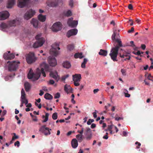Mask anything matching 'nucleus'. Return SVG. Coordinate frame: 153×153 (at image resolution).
<instances>
[{"label": "nucleus", "instance_id": "1", "mask_svg": "<svg viewBox=\"0 0 153 153\" xmlns=\"http://www.w3.org/2000/svg\"><path fill=\"white\" fill-rule=\"evenodd\" d=\"M43 67L45 69H47L48 67V65L45 62H43L41 65L40 68L36 69V72L35 74H34L32 72V70L30 69L28 74L27 77L29 79H31L33 81H36L38 79L40 76L41 74L44 77L46 76V74L44 71V69L42 68Z\"/></svg>", "mask_w": 153, "mask_h": 153}, {"label": "nucleus", "instance_id": "2", "mask_svg": "<svg viewBox=\"0 0 153 153\" xmlns=\"http://www.w3.org/2000/svg\"><path fill=\"white\" fill-rule=\"evenodd\" d=\"M116 41L118 42V44L114 48H112L109 53V55L111 59L114 62L117 61V59L119 49L120 47L123 46L121 41L118 39H117Z\"/></svg>", "mask_w": 153, "mask_h": 153}, {"label": "nucleus", "instance_id": "3", "mask_svg": "<svg viewBox=\"0 0 153 153\" xmlns=\"http://www.w3.org/2000/svg\"><path fill=\"white\" fill-rule=\"evenodd\" d=\"M8 64L7 66L8 71H15L18 68L20 62L17 61H8L7 62Z\"/></svg>", "mask_w": 153, "mask_h": 153}, {"label": "nucleus", "instance_id": "4", "mask_svg": "<svg viewBox=\"0 0 153 153\" xmlns=\"http://www.w3.org/2000/svg\"><path fill=\"white\" fill-rule=\"evenodd\" d=\"M41 33L37 34L35 37V39L37 41L33 45V46L34 48H37L43 45L45 42L44 39L41 37Z\"/></svg>", "mask_w": 153, "mask_h": 153}, {"label": "nucleus", "instance_id": "5", "mask_svg": "<svg viewBox=\"0 0 153 153\" xmlns=\"http://www.w3.org/2000/svg\"><path fill=\"white\" fill-rule=\"evenodd\" d=\"M57 49H60L59 45L56 43H55L52 45V48L50 50V54L55 56H56L59 53V52Z\"/></svg>", "mask_w": 153, "mask_h": 153}, {"label": "nucleus", "instance_id": "6", "mask_svg": "<svg viewBox=\"0 0 153 153\" xmlns=\"http://www.w3.org/2000/svg\"><path fill=\"white\" fill-rule=\"evenodd\" d=\"M26 59L27 62L29 64L34 62L36 60L34 53L32 52H30L28 54H27L26 55Z\"/></svg>", "mask_w": 153, "mask_h": 153}, {"label": "nucleus", "instance_id": "7", "mask_svg": "<svg viewBox=\"0 0 153 153\" xmlns=\"http://www.w3.org/2000/svg\"><path fill=\"white\" fill-rule=\"evenodd\" d=\"M128 54L129 53H128L121 49H120L119 53L120 56L121 58H124L125 57H126V58L124 59L123 61L124 60L126 61L127 60H129L130 59V56L128 55Z\"/></svg>", "mask_w": 153, "mask_h": 153}, {"label": "nucleus", "instance_id": "8", "mask_svg": "<svg viewBox=\"0 0 153 153\" xmlns=\"http://www.w3.org/2000/svg\"><path fill=\"white\" fill-rule=\"evenodd\" d=\"M36 13L34 10L31 9L25 14L24 17L25 19L28 20L33 17Z\"/></svg>", "mask_w": 153, "mask_h": 153}, {"label": "nucleus", "instance_id": "9", "mask_svg": "<svg viewBox=\"0 0 153 153\" xmlns=\"http://www.w3.org/2000/svg\"><path fill=\"white\" fill-rule=\"evenodd\" d=\"M51 130V129H49L48 128L46 127L45 125L42 126L39 130V131L43 133L46 136L51 134V133L50 131Z\"/></svg>", "mask_w": 153, "mask_h": 153}, {"label": "nucleus", "instance_id": "10", "mask_svg": "<svg viewBox=\"0 0 153 153\" xmlns=\"http://www.w3.org/2000/svg\"><path fill=\"white\" fill-rule=\"evenodd\" d=\"M61 29V24L59 22L54 23L52 27V30L54 32H57L60 30Z\"/></svg>", "mask_w": 153, "mask_h": 153}, {"label": "nucleus", "instance_id": "11", "mask_svg": "<svg viewBox=\"0 0 153 153\" xmlns=\"http://www.w3.org/2000/svg\"><path fill=\"white\" fill-rule=\"evenodd\" d=\"M10 16L9 13L7 11L0 12V20H4L9 17Z\"/></svg>", "mask_w": 153, "mask_h": 153}, {"label": "nucleus", "instance_id": "12", "mask_svg": "<svg viewBox=\"0 0 153 153\" xmlns=\"http://www.w3.org/2000/svg\"><path fill=\"white\" fill-rule=\"evenodd\" d=\"M48 61L51 66H55L57 65L56 60L53 56H50L48 59Z\"/></svg>", "mask_w": 153, "mask_h": 153}, {"label": "nucleus", "instance_id": "13", "mask_svg": "<svg viewBox=\"0 0 153 153\" xmlns=\"http://www.w3.org/2000/svg\"><path fill=\"white\" fill-rule=\"evenodd\" d=\"M73 19H69L68 21V24L69 26L72 27H76L78 24V22L77 21H73Z\"/></svg>", "mask_w": 153, "mask_h": 153}, {"label": "nucleus", "instance_id": "14", "mask_svg": "<svg viewBox=\"0 0 153 153\" xmlns=\"http://www.w3.org/2000/svg\"><path fill=\"white\" fill-rule=\"evenodd\" d=\"M29 0H18V6L20 8H22L27 4Z\"/></svg>", "mask_w": 153, "mask_h": 153}, {"label": "nucleus", "instance_id": "15", "mask_svg": "<svg viewBox=\"0 0 153 153\" xmlns=\"http://www.w3.org/2000/svg\"><path fill=\"white\" fill-rule=\"evenodd\" d=\"M77 31L76 29H71L68 32L67 36L68 38H69L72 36L76 35L77 33Z\"/></svg>", "mask_w": 153, "mask_h": 153}, {"label": "nucleus", "instance_id": "16", "mask_svg": "<svg viewBox=\"0 0 153 153\" xmlns=\"http://www.w3.org/2000/svg\"><path fill=\"white\" fill-rule=\"evenodd\" d=\"M3 56L5 59H11L14 58L15 55L13 53L9 54L7 53H4Z\"/></svg>", "mask_w": 153, "mask_h": 153}, {"label": "nucleus", "instance_id": "17", "mask_svg": "<svg viewBox=\"0 0 153 153\" xmlns=\"http://www.w3.org/2000/svg\"><path fill=\"white\" fill-rule=\"evenodd\" d=\"M19 24V21L16 19L10 21L8 22V25L10 27L15 26L16 25H18Z\"/></svg>", "mask_w": 153, "mask_h": 153}, {"label": "nucleus", "instance_id": "18", "mask_svg": "<svg viewBox=\"0 0 153 153\" xmlns=\"http://www.w3.org/2000/svg\"><path fill=\"white\" fill-rule=\"evenodd\" d=\"M81 79V75L80 74H76L73 75V81L80 82Z\"/></svg>", "mask_w": 153, "mask_h": 153}, {"label": "nucleus", "instance_id": "19", "mask_svg": "<svg viewBox=\"0 0 153 153\" xmlns=\"http://www.w3.org/2000/svg\"><path fill=\"white\" fill-rule=\"evenodd\" d=\"M50 76L55 79L57 81H58L59 78L58 77V76L57 74V72L56 71L55 72H51L50 73Z\"/></svg>", "mask_w": 153, "mask_h": 153}, {"label": "nucleus", "instance_id": "20", "mask_svg": "<svg viewBox=\"0 0 153 153\" xmlns=\"http://www.w3.org/2000/svg\"><path fill=\"white\" fill-rule=\"evenodd\" d=\"M71 144L72 147L74 149L76 148L78 146V141L76 139H73L72 140Z\"/></svg>", "mask_w": 153, "mask_h": 153}, {"label": "nucleus", "instance_id": "21", "mask_svg": "<svg viewBox=\"0 0 153 153\" xmlns=\"http://www.w3.org/2000/svg\"><path fill=\"white\" fill-rule=\"evenodd\" d=\"M62 65L64 68L67 69L70 68L71 66L70 62L68 61L64 62L62 63Z\"/></svg>", "mask_w": 153, "mask_h": 153}, {"label": "nucleus", "instance_id": "22", "mask_svg": "<svg viewBox=\"0 0 153 153\" xmlns=\"http://www.w3.org/2000/svg\"><path fill=\"white\" fill-rule=\"evenodd\" d=\"M38 22H39L37 19L34 18L31 21V23L33 25L34 27L35 28L37 27Z\"/></svg>", "mask_w": 153, "mask_h": 153}, {"label": "nucleus", "instance_id": "23", "mask_svg": "<svg viewBox=\"0 0 153 153\" xmlns=\"http://www.w3.org/2000/svg\"><path fill=\"white\" fill-rule=\"evenodd\" d=\"M14 4V0H8V3L7 5V7L11 8Z\"/></svg>", "mask_w": 153, "mask_h": 153}, {"label": "nucleus", "instance_id": "24", "mask_svg": "<svg viewBox=\"0 0 153 153\" xmlns=\"http://www.w3.org/2000/svg\"><path fill=\"white\" fill-rule=\"evenodd\" d=\"M99 54L103 56H105L107 54V51L106 50L100 49V52H99Z\"/></svg>", "mask_w": 153, "mask_h": 153}, {"label": "nucleus", "instance_id": "25", "mask_svg": "<svg viewBox=\"0 0 153 153\" xmlns=\"http://www.w3.org/2000/svg\"><path fill=\"white\" fill-rule=\"evenodd\" d=\"M64 90L67 93L71 92L72 91L71 88L69 85H65L64 87Z\"/></svg>", "mask_w": 153, "mask_h": 153}, {"label": "nucleus", "instance_id": "26", "mask_svg": "<svg viewBox=\"0 0 153 153\" xmlns=\"http://www.w3.org/2000/svg\"><path fill=\"white\" fill-rule=\"evenodd\" d=\"M25 88V91H28L31 88V85L28 82H26L24 84Z\"/></svg>", "mask_w": 153, "mask_h": 153}, {"label": "nucleus", "instance_id": "27", "mask_svg": "<svg viewBox=\"0 0 153 153\" xmlns=\"http://www.w3.org/2000/svg\"><path fill=\"white\" fill-rule=\"evenodd\" d=\"M85 134L86 136L85 138L87 140H91L92 137V134L91 133L86 132Z\"/></svg>", "mask_w": 153, "mask_h": 153}, {"label": "nucleus", "instance_id": "28", "mask_svg": "<svg viewBox=\"0 0 153 153\" xmlns=\"http://www.w3.org/2000/svg\"><path fill=\"white\" fill-rule=\"evenodd\" d=\"M38 19L41 22H44L46 19V16L39 14L38 16Z\"/></svg>", "mask_w": 153, "mask_h": 153}, {"label": "nucleus", "instance_id": "29", "mask_svg": "<svg viewBox=\"0 0 153 153\" xmlns=\"http://www.w3.org/2000/svg\"><path fill=\"white\" fill-rule=\"evenodd\" d=\"M74 57L75 58H79L81 59L83 58L84 56L82 55V53H78L75 54L74 55Z\"/></svg>", "mask_w": 153, "mask_h": 153}, {"label": "nucleus", "instance_id": "30", "mask_svg": "<svg viewBox=\"0 0 153 153\" xmlns=\"http://www.w3.org/2000/svg\"><path fill=\"white\" fill-rule=\"evenodd\" d=\"M44 98L47 100H52L53 98V96L51 94L47 93L45 95Z\"/></svg>", "mask_w": 153, "mask_h": 153}, {"label": "nucleus", "instance_id": "31", "mask_svg": "<svg viewBox=\"0 0 153 153\" xmlns=\"http://www.w3.org/2000/svg\"><path fill=\"white\" fill-rule=\"evenodd\" d=\"M76 137L79 142H81L82 140V135L79 134H77Z\"/></svg>", "mask_w": 153, "mask_h": 153}, {"label": "nucleus", "instance_id": "32", "mask_svg": "<svg viewBox=\"0 0 153 153\" xmlns=\"http://www.w3.org/2000/svg\"><path fill=\"white\" fill-rule=\"evenodd\" d=\"M21 102L22 103H25L26 105L28 103V101L26 97H25L23 98H21Z\"/></svg>", "mask_w": 153, "mask_h": 153}, {"label": "nucleus", "instance_id": "33", "mask_svg": "<svg viewBox=\"0 0 153 153\" xmlns=\"http://www.w3.org/2000/svg\"><path fill=\"white\" fill-rule=\"evenodd\" d=\"M58 3L56 1L51 2L50 4V6L52 7H56Z\"/></svg>", "mask_w": 153, "mask_h": 153}, {"label": "nucleus", "instance_id": "34", "mask_svg": "<svg viewBox=\"0 0 153 153\" xmlns=\"http://www.w3.org/2000/svg\"><path fill=\"white\" fill-rule=\"evenodd\" d=\"M74 45L73 44L69 45L67 46V49L70 51L74 49Z\"/></svg>", "mask_w": 153, "mask_h": 153}, {"label": "nucleus", "instance_id": "35", "mask_svg": "<svg viewBox=\"0 0 153 153\" xmlns=\"http://www.w3.org/2000/svg\"><path fill=\"white\" fill-rule=\"evenodd\" d=\"M21 98H23L25 97H26V94H25L24 90L23 89H22L21 91Z\"/></svg>", "mask_w": 153, "mask_h": 153}, {"label": "nucleus", "instance_id": "36", "mask_svg": "<svg viewBox=\"0 0 153 153\" xmlns=\"http://www.w3.org/2000/svg\"><path fill=\"white\" fill-rule=\"evenodd\" d=\"M72 15L71 12L70 10H68L65 13V16L67 17H69Z\"/></svg>", "mask_w": 153, "mask_h": 153}, {"label": "nucleus", "instance_id": "37", "mask_svg": "<svg viewBox=\"0 0 153 153\" xmlns=\"http://www.w3.org/2000/svg\"><path fill=\"white\" fill-rule=\"evenodd\" d=\"M0 27L2 29H4L7 27V25L6 23H2L0 25Z\"/></svg>", "mask_w": 153, "mask_h": 153}, {"label": "nucleus", "instance_id": "38", "mask_svg": "<svg viewBox=\"0 0 153 153\" xmlns=\"http://www.w3.org/2000/svg\"><path fill=\"white\" fill-rule=\"evenodd\" d=\"M52 117L53 119L54 120H56L57 118V114L55 112L54 113L52 116Z\"/></svg>", "mask_w": 153, "mask_h": 153}, {"label": "nucleus", "instance_id": "39", "mask_svg": "<svg viewBox=\"0 0 153 153\" xmlns=\"http://www.w3.org/2000/svg\"><path fill=\"white\" fill-rule=\"evenodd\" d=\"M49 114L48 113H46L45 114V119L43 120V122H47L48 120V117L49 116Z\"/></svg>", "mask_w": 153, "mask_h": 153}, {"label": "nucleus", "instance_id": "40", "mask_svg": "<svg viewBox=\"0 0 153 153\" xmlns=\"http://www.w3.org/2000/svg\"><path fill=\"white\" fill-rule=\"evenodd\" d=\"M130 46L134 48V49L135 50H136L137 49V48L136 47H135V46L134 44V42L133 41H131L130 42Z\"/></svg>", "mask_w": 153, "mask_h": 153}, {"label": "nucleus", "instance_id": "41", "mask_svg": "<svg viewBox=\"0 0 153 153\" xmlns=\"http://www.w3.org/2000/svg\"><path fill=\"white\" fill-rule=\"evenodd\" d=\"M13 134L14 136L12 137V140H15L19 138V136H18L16 135L15 133H13Z\"/></svg>", "mask_w": 153, "mask_h": 153}, {"label": "nucleus", "instance_id": "42", "mask_svg": "<svg viewBox=\"0 0 153 153\" xmlns=\"http://www.w3.org/2000/svg\"><path fill=\"white\" fill-rule=\"evenodd\" d=\"M117 31L116 30L114 31V33L112 34V39L113 40H114L115 39V36L116 35V32Z\"/></svg>", "mask_w": 153, "mask_h": 153}, {"label": "nucleus", "instance_id": "43", "mask_svg": "<svg viewBox=\"0 0 153 153\" xmlns=\"http://www.w3.org/2000/svg\"><path fill=\"white\" fill-rule=\"evenodd\" d=\"M60 97V94L59 93H57L55 94L54 98L55 99L59 98Z\"/></svg>", "mask_w": 153, "mask_h": 153}, {"label": "nucleus", "instance_id": "44", "mask_svg": "<svg viewBox=\"0 0 153 153\" xmlns=\"http://www.w3.org/2000/svg\"><path fill=\"white\" fill-rule=\"evenodd\" d=\"M69 76V75L68 74H67L65 76H63L62 77V81H64L65 80V79L68 77Z\"/></svg>", "mask_w": 153, "mask_h": 153}, {"label": "nucleus", "instance_id": "45", "mask_svg": "<svg viewBox=\"0 0 153 153\" xmlns=\"http://www.w3.org/2000/svg\"><path fill=\"white\" fill-rule=\"evenodd\" d=\"M15 76V74L13 73V75H9V76H6L5 77V79L6 81H7L8 80V78L9 77H12L13 76Z\"/></svg>", "mask_w": 153, "mask_h": 153}, {"label": "nucleus", "instance_id": "46", "mask_svg": "<svg viewBox=\"0 0 153 153\" xmlns=\"http://www.w3.org/2000/svg\"><path fill=\"white\" fill-rule=\"evenodd\" d=\"M114 126L113 125H108V126L107 128H108V130H109V131L111 130Z\"/></svg>", "mask_w": 153, "mask_h": 153}, {"label": "nucleus", "instance_id": "47", "mask_svg": "<svg viewBox=\"0 0 153 153\" xmlns=\"http://www.w3.org/2000/svg\"><path fill=\"white\" fill-rule=\"evenodd\" d=\"M121 71L123 75L125 76L126 75V71L125 70L122 69H121Z\"/></svg>", "mask_w": 153, "mask_h": 153}, {"label": "nucleus", "instance_id": "48", "mask_svg": "<svg viewBox=\"0 0 153 153\" xmlns=\"http://www.w3.org/2000/svg\"><path fill=\"white\" fill-rule=\"evenodd\" d=\"M98 112V111L96 110H95V111L93 113V117L94 118H96L97 117V114Z\"/></svg>", "mask_w": 153, "mask_h": 153}, {"label": "nucleus", "instance_id": "49", "mask_svg": "<svg viewBox=\"0 0 153 153\" xmlns=\"http://www.w3.org/2000/svg\"><path fill=\"white\" fill-rule=\"evenodd\" d=\"M79 82L77 81H74V84L75 86H78L80 84L79 83Z\"/></svg>", "mask_w": 153, "mask_h": 153}, {"label": "nucleus", "instance_id": "50", "mask_svg": "<svg viewBox=\"0 0 153 153\" xmlns=\"http://www.w3.org/2000/svg\"><path fill=\"white\" fill-rule=\"evenodd\" d=\"M74 3L73 0H70L69 2V5L72 7Z\"/></svg>", "mask_w": 153, "mask_h": 153}, {"label": "nucleus", "instance_id": "51", "mask_svg": "<svg viewBox=\"0 0 153 153\" xmlns=\"http://www.w3.org/2000/svg\"><path fill=\"white\" fill-rule=\"evenodd\" d=\"M14 145L15 146H17V147H19L20 145V143L19 141H17L14 143Z\"/></svg>", "mask_w": 153, "mask_h": 153}, {"label": "nucleus", "instance_id": "52", "mask_svg": "<svg viewBox=\"0 0 153 153\" xmlns=\"http://www.w3.org/2000/svg\"><path fill=\"white\" fill-rule=\"evenodd\" d=\"M133 53L135 55H140L141 54V53L140 51H138L136 53L134 52H133Z\"/></svg>", "mask_w": 153, "mask_h": 153}, {"label": "nucleus", "instance_id": "53", "mask_svg": "<svg viewBox=\"0 0 153 153\" xmlns=\"http://www.w3.org/2000/svg\"><path fill=\"white\" fill-rule=\"evenodd\" d=\"M135 144H138V146H136V148L137 149H138L140 148V146L141 145V144L140 143L138 142H135Z\"/></svg>", "mask_w": 153, "mask_h": 153}, {"label": "nucleus", "instance_id": "54", "mask_svg": "<svg viewBox=\"0 0 153 153\" xmlns=\"http://www.w3.org/2000/svg\"><path fill=\"white\" fill-rule=\"evenodd\" d=\"M123 118L122 117H116L115 118V120L117 121H118L120 120H123Z\"/></svg>", "mask_w": 153, "mask_h": 153}, {"label": "nucleus", "instance_id": "55", "mask_svg": "<svg viewBox=\"0 0 153 153\" xmlns=\"http://www.w3.org/2000/svg\"><path fill=\"white\" fill-rule=\"evenodd\" d=\"M134 29L133 27H132L131 30H128V33H131L133 32L134 31Z\"/></svg>", "mask_w": 153, "mask_h": 153}, {"label": "nucleus", "instance_id": "56", "mask_svg": "<svg viewBox=\"0 0 153 153\" xmlns=\"http://www.w3.org/2000/svg\"><path fill=\"white\" fill-rule=\"evenodd\" d=\"M84 131V128H82L81 130V131H78V132L79 133L81 134L82 135V134H83V132Z\"/></svg>", "mask_w": 153, "mask_h": 153}, {"label": "nucleus", "instance_id": "57", "mask_svg": "<svg viewBox=\"0 0 153 153\" xmlns=\"http://www.w3.org/2000/svg\"><path fill=\"white\" fill-rule=\"evenodd\" d=\"M128 8L130 10H132L133 9V6L132 4H129L128 6Z\"/></svg>", "mask_w": 153, "mask_h": 153}, {"label": "nucleus", "instance_id": "58", "mask_svg": "<svg viewBox=\"0 0 153 153\" xmlns=\"http://www.w3.org/2000/svg\"><path fill=\"white\" fill-rule=\"evenodd\" d=\"M55 82L53 80L51 79L49 81V83L51 85H53L54 84Z\"/></svg>", "mask_w": 153, "mask_h": 153}, {"label": "nucleus", "instance_id": "59", "mask_svg": "<svg viewBox=\"0 0 153 153\" xmlns=\"http://www.w3.org/2000/svg\"><path fill=\"white\" fill-rule=\"evenodd\" d=\"M124 94H125V97H130V94H129L128 93H126L125 92L124 93Z\"/></svg>", "mask_w": 153, "mask_h": 153}, {"label": "nucleus", "instance_id": "60", "mask_svg": "<svg viewBox=\"0 0 153 153\" xmlns=\"http://www.w3.org/2000/svg\"><path fill=\"white\" fill-rule=\"evenodd\" d=\"M96 126V125L95 124L92 123L91 126V128H95Z\"/></svg>", "mask_w": 153, "mask_h": 153}, {"label": "nucleus", "instance_id": "61", "mask_svg": "<svg viewBox=\"0 0 153 153\" xmlns=\"http://www.w3.org/2000/svg\"><path fill=\"white\" fill-rule=\"evenodd\" d=\"M141 47L142 49L144 50L146 48V46L144 44H142L141 45Z\"/></svg>", "mask_w": 153, "mask_h": 153}, {"label": "nucleus", "instance_id": "62", "mask_svg": "<svg viewBox=\"0 0 153 153\" xmlns=\"http://www.w3.org/2000/svg\"><path fill=\"white\" fill-rule=\"evenodd\" d=\"M44 94V92L42 91V90H40V93L39 94V95L40 96H42Z\"/></svg>", "mask_w": 153, "mask_h": 153}, {"label": "nucleus", "instance_id": "63", "mask_svg": "<svg viewBox=\"0 0 153 153\" xmlns=\"http://www.w3.org/2000/svg\"><path fill=\"white\" fill-rule=\"evenodd\" d=\"M32 106V104L30 103H27V104L26 107H27L30 108Z\"/></svg>", "mask_w": 153, "mask_h": 153}, {"label": "nucleus", "instance_id": "64", "mask_svg": "<svg viewBox=\"0 0 153 153\" xmlns=\"http://www.w3.org/2000/svg\"><path fill=\"white\" fill-rule=\"evenodd\" d=\"M99 91V90L98 89H95L94 90L93 92L94 94H96Z\"/></svg>", "mask_w": 153, "mask_h": 153}]
</instances>
